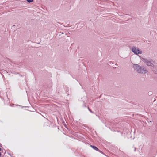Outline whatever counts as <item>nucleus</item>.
<instances>
[{"label": "nucleus", "mask_w": 157, "mask_h": 157, "mask_svg": "<svg viewBox=\"0 0 157 157\" xmlns=\"http://www.w3.org/2000/svg\"><path fill=\"white\" fill-rule=\"evenodd\" d=\"M134 70L139 73L145 74L147 72V71L144 67H142L138 64L133 65Z\"/></svg>", "instance_id": "1"}, {"label": "nucleus", "mask_w": 157, "mask_h": 157, "mask_svg": "<svg viewBox=\"0 0 157 157\" xmlns=\"http://www.w3.org/2000/svg\"><path fill=\"white\" fill-rule=\"evenodd\" d=\"M132 52L135 54L137 55L139 54H141L142 51L141 50L137 48L136 47L133 46L131 48Z\"/></svg>", "instance_id": "2"}, {"label": "nucleus", "mask_w": 157, "mask_h": 157, "mask_svg": "<svg viewBox=\"0 0 157 157\" xmlns=\"http://www.w3.org/2000/svg\"><path fill=\"white\" fill-rule=\"evenodd\" d=\"M142 60L143 62L145 63L147 66L151 67H154V65L151 61L143 58H142Z\"/></svg>", "instance_id": "3"}, {"label": "nucleus", "mask_w": 157, "mask_h": 157, "mask_svg": "<svg viewBox=\"0 0 157 157\" xmlns=\"http://www.w3.org/2000/svg\"><path fill=\"white\" fill-rule=\"evenodd\" d=\"M90 147L94 149L96 151H99V149L97 147H96V146H94L90 145Z\"/></svg>", "instance_id": "4"}, {"label": "nucleus", "mask_w": 157, "mask_h": 157, "mask_svg": "<svg viewBox=\"0 0 157 157\" xmlns=\"http://www.w3.org/2000/svg\"><path fill=\"white\" fill-rule=\"evenodd\" d=\"M33 0H27L28 2L30 3L33 2Z\"/></svg>", "instance_id": "5"}, {"label": "nucleus", "mask_w": 157, "mask_h": 157, "mask_svg": "<svg viewBox=\"0 0 157 157\" xmlns=\"http://www.w3.org/2000/svg\"><path fill=\"white\" fill-rule=\"evenodd\" d=\"M98 151L99 152L102 153L103 154H104V155H105V154L102 151H100V150H99V151Z\"/></svg>", "instance_id": "6"}, {"label": "nucleus", "mask_w": 157, "mask_h": 157, "mask_svg": "<svg viewBox=\"0 0 157 157\" xmlns=\"http://www.w3.org/2000/svg\"><path fill=\"white\" fill-rule=\"evenodd\" d=\"M88 109H89V110L91 113H94L93 112L89 109V107H88Z\"/></svg>", "instance_id": "7"}, {"label": "nucleus", "mask_w": 157, "mask_h": 157, "mask_svg": "<svg viewBox=\"0 0 157 157\" xmlns=\"http://www.w3.org/2000/svg\"><path fill=\"white\" fill-rule=\"evenodd\" d=\"M113 127L115 128V127L114 126H113Z\"/></svg>", "instance_id": "8"}, {"label": "nucleus", "mask_w": 157, "mask_h": 157, "mask_svg": "<svg viewBox=\"0 0 157 157\" xmlns=\"http://www.w3.org/2000/svg\"><path fill=\"white\" fill-rule=\"evenodd\" d=\"M136 150V148L135 149V151Z\"/></svg>", "instance_id": "9"}]
</instances>
